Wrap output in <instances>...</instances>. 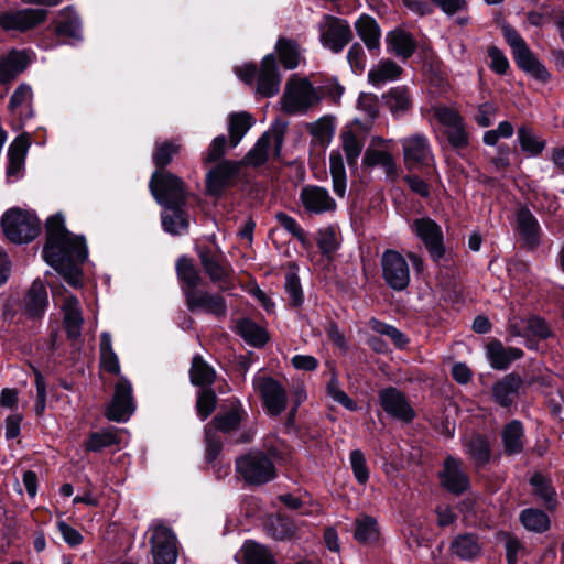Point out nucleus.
Here are the masks:
<instances>
[{
  "instance_id": "nucleus-2",
  "label": "nucleus",
  "mask_w": 564,
  "mask_h": 564,
  "mask_svg": "<svg viewBox=\"0 0 564 564\" xmlns=\"http://www.w3.org/2000/svg\"><path fill=\"white\" fill-rule=\"evenodd\" d=\"M237 475L250 486H261L276 477L272 459L260 451H252L236 459Z\"/></svg>"
},
{
  "instance_id": "nucleus-57",
  "label": "nucleus",
  "mask_w": 564,
  "mask_h": 564,
  "mask_svg": "<svg viewBox=\"0 0 564 564\" xmlns=\"http://www.w3.org/2000/svg\"><path fill=\"white\" fill-rule=\"evenodd\" d=\"M275 218L278 223L293 237H295L304 248L311 247V241L304 229L297 224V221L286 215L285 213H276Z\"/></svg>"
},
{
  "instance_id": "nucleus-18",
  "label": "nucleus",
  "mask_w": 564,
  "mask_h": 564,
  "mask_svg": "<svg viewBox=\"0 0 564 564\" xmlns=\"http://www.w3.org/2000/svg\"><path fill=\"white\" fill-rule=\"evenodd\" d=\"M300 202L310 214L321 215L334 212L337 207L328 191L317 185H306L301 189Z\"/></svg>"
},
{
  "instance_id": "nucleus-58",
  "label": "nucleus",
  "mask_w": 564,
  "mask_h": 564,
  "mask_svg": "<svg viewBox=\"0 0 564 564\" xmlns=\"http://www.w3.org/2000/svg\"><path fill=\"white\" fill-rule=\"evenodd\" d=\"M326 393L330 399L341 404L347 410L356 411L358 408L357 403L340 388L336 373L332 375V378L326 386Z\"/></svg>"
},
{
  "instance_id": "nucleus-38",
  "label": "nucleus",
  "mask_w": 564,
  "mask_h": 564,
  "mask_svg": "<svg viewBox=\"0 0 564 564\" xmlns=\"http://www.w3.org/2000/svg\"><path fill=\"white\" fill-rule=\"evenodd\" d=\"M359 37L369 50L379 47L380 29L376 20L369 15H361L355 23Z\"/></svg>"
},
{
  "instance_id": "nucleus-33",
  "label": "nucleus",
  "mask_w": 564,
  "mask_h": 564,
  "mask_svg": "<svg viewBox=\"0 0 564 564\" xmlns=\"http://www.w3.org/2000/svg\"><path fill=\"white\" fill-rule=\"evenodd\" d=\"M176 274L182 283V290L196 291L202 281L200 273L193 260L187 257H181L176 262Z\"/></svg>"
},
{
  "instance_id": "nucleus-64",
  "label": "nucleus",
  "mask_w": 564,
  "mask_h": 564,
  "mask_svg": "<svg viewBox=\"0 0 564 564\" xmlns=\"http://www.w3.org/2000/svg\"><path fill=\"white\" fill-rule=\"evenodd\" d=\"M372 329L376 330L378 334L386 335L398 347H404L408 343V339L405 336L395 327L392 325L382 323L377 319L371 321Z\"/></svg>"
},
{
  "instance_id": "nucleus-30",
  "label": "nucleus",
  "mask_w": 564,
  "mask_h": 564,
  "mask_svg": "<svg viewBox=\"0 0 564 564\" xmlns=\"http://www.w3.org/2000/svg\"><path fill=\"white\" fill-rule=\"evenodd\" d=\"M340 142L349 166H355L365 145L364 138L351 126H346L340 132Z\"/></svg>"
},
{
  "instance_id": "nucleus-16",
  "label": "nucleus",
  "mask_w": 564,
  "mask_h": 564,
  "mask_svg": "<svg viewBox=\"0 0 564 564\" xmlns=\"http://www.w3.org/2000/svg\"><path fill=\"white\" fill-rule=\"evenodd\" d=\"M241 164V162L225 160L212 169L206 176L207 193L219 196L227 187L231 186Z\"/></svg>"
},
{
  "instance_id": "nucleus-26",
  "label": "nucleus",
  "mask_w": 564,
  "mask_h": 564,
  "mask_svg": "<svg viewBox=\"0 0 564 564\" xmlns=\"http://www.w3.org/2000/svg\"><path fill=\"white\" fill-rule=\"evenodd\" d=\"M510 332L513 336H534L546 338L550 335V329L546 323L538 317L531 316L527 319H518L517 317L510 321Z\"/></svg>"
},
{
  "instance_id": "nucleus-32",
  "label": "nucleus",
  "mask_w": 564,
  "mask_h": 564,
  "mask_svg": "<svg viewBox=\"0 0 564 564\" xmlns=\"http://www.w3.org/2000/svg\"><path fill=\"white\" fill-rule=\"evenodd\" d=\"M252 116L246 111L232 112L228 117V132L230 147L236 148L245 134L253 126Z\"/></svg>"
},
{
  "instance_id": "nucleus-5",
  "label": "nucleus",
  "mask_w": 564,
  "mask_h": 564,
  "mask_svg": "<svg viewBox=\"0 0 564 564\" xmlns=\"http://www.w3.org/2000/svg\"><path fill=\"white\" fill-rule=\"evenodd\" d=\"M149 187L155 200L166 208L181 207L185 203L187 193L184 182L167 171L154 172Z\"/></svg>"
},
{
  "instance_id": "nucleus-13",
  "label": "nucleus",
  "mask_w": 564,
  "mask_h": 564,
  "mask_svg": "<svg viewBox=\"0 0 564 564\" xmlns=\"http://www.w3.org/2000/svg\"><path fill=\"white\" fill-rule=\"evenodd\" d=\"M382 275L393 290L402 291L410 283V269L405 258L395 250H386L381 257Z\"/></svg>"
},
{
  "instance_id": "nucleus-51",
  "label": "nucleus",
  "mask_w": 564,
  "mask_h": 564,
  "mask_svg": "<svg viewBox=\"0 0 564 564\" xmlns=\"http://www.w3.org/2000/svg\"><path fill=\"white\" fill-rule=\"evenodd\" d=\"M100 364L105 371L118 375L120 364L117 354L112 349L111 336L102 333L100 336Z\"/></svg>"
},
{
  "instance_id": "nucleus-44",
  "label": "nucleus",
  "mask_w": 564,
  "mask_h": 564,
  "mask_svg": "<svg viewBox=\"0 0 564 564\" xmlns=\"http://www.w3.org/2000/svg\"><path fill=\"white\" fill-rule=\"evenodd\" d=\"M465 451L469 458L478 466L490 459V446L486 437L473 435L464 443Z\"/></svg>"
},
{
  "instance_id": "nucleus-59",
  "label": "nucleus",
  "mask_w": 564,
  "mask_h": 564,
  "mask_svg": "<svg viewBox=\"0 0 564 564\" xmlns=\"http://www.w3.org/2000/svg\"><path fill=\"white\" fill-rule=\"evenodd\" d=\"M180 150L181 144L174 141L156 142L153 161L158 166L163 167L172 161L173 156L178 153Z\"/></svg>"
},
{
  "instance_id": "nucleus-36",
  "label": "nucleus",
  "mask_w": 564,
  "mask_h": 564,
  "mask_svg": "<svg viewBox=\"0 0 564 564\" xmlns=\"http://www.w3.org/2000/svg\"><path fill=\"white\" fill-rule=\"evenodd\" d=\"M29 148V140L26 137H18L9 147L8 158L9 164L7 173L9 176H19L24 166L25 155Z\"/></svg>"
},
{
  "instance_id": "nucleus-39",
  "label": "nucleus",
  "mask_w": 564,
  "mask_h": 564,
  "mask_svg": "<svg viewBox=\"0 0 564 564\" xmlns=\"http://www.w3.org/2000/svg\"><path fill=\"white\" fill-rule=\"evenodd\" d=\"M56 33L72 40L82 39V24L78 15L70 9L61 11L56 21Z\"/></svg>"
},
{
  "instance_id": "nucleus-27",
  "label": "nucleus",
  "mask_w": 564,
  "mask_h": 564,
  "mask_svg": "<svg viewBox=\"0 0 564 564\" xmlns=\"http://www.w3.org/2000/svg\"><path fill=\"white\" fill-rule=\"evenodd\" d=\"M518 231L524 243L535 247L540 241L541 228L536 218L527 208H521L517 214Z\"/></svg>"
},
{
  "instance_id": "nucleus-37",
  "label": "nucleus",
  "mask_w": 564,
  "mask_h": 564,
  "mask_svg": "<svg viewBox=\"0 0 564 564\" xmlns=\"http://www.w3.org/2000/svg\"><path fill=\"white\" fill-rule=\"evenodd\" d=\"M246 413L241 405H236L228 412L216 415L206 426H210L212 431L230 433L239 427Z\"/></svg>"
},
{
  "instance_id": "nucleus-14",
  "label": "nucleus",
  "mask_w": 564,
  "mask_h": 564,
  "mask_svg": "<svg viewBox=\"0 0 564 564\" xmlns=\"http://www.w3.org/2000/svg\"><path fill=\"white\" fill-rule=\"evenodd\" d=\"M187 308L195 312H205L218 318L226 316L227 306L221 295L209 293L204 290L185 291Z\"/></svg>"
},
{
  "instance_id": "nucleus-46",
  "label": "nucleus",
  "mask_w": 564,
  "mask_h": 564,
  "mask_svg": "<svg viewBox=\"0 0 564 564\" xmlns=\"http://www.w3.org/2000/svg\"><path fill=\"white\" fill-rule=\"evenodd\" d=\"M505 451L508 454H518L523 449V426L514 420L502 430Z\"/></svg>"
},
{
  "instance_id": "nucleus-3",
  "label": "nucleus",
  "mask_w": 564,
  "mask_h": 564,
  "mask_svg": "<svg viewBox=\"0 0 564 564\" xmlns=\"http://www.w3.org/2000/svg\"><path fill=\"white\" fill-rule=\"evenodd\" d=\"M502 33L511 47L518 67L535 79L547 82L551 78L549 70L530 50L522 36L510 25H503Z\"/></svg>"
},
{
  "instance_id": "nucleus-24",
  "label": "nucleus",
  "mask_w": 564,
  "mask_h": 564,
  "mask_svg": "<svg viewBox=\"0 0 564 564\" xmlns=\"http://www.w3.org/2000/svg\"><path fill=\"white\" fill-rule=\"evenodd\" d=\"M522 380L519 376L507 375L494 384L492 394L495 401L501 406H509L519 393Z\"/></svg>"
},
{
  "instance_id": "nucleus-62",
  "label": "nucleus",
  "mask_w": 564,
  "mask_h": 564,
  "mask_svg": "<svg viewBox=\"0 0 564 564\" xmlns=\"http://www.w3.org/2000/svg\"><path fill=\"white\" fill-rule=\"evenodd\" d=\"M432 113L434 118L437 119L446 129L460 124L463 121V118L457 110L446 106L433 107Z\"/></svg>"
},
{
  "instance_id": "nucleus-35",
  "label": "nucleus",
  "mask_w": 564,
  "mask_h": 564,
  "mask_svg": "<svg viewBox=\"0 0 564 564\" xmlns=\"http://www.w3.org/2000/svg\"><path fill=\"white\" fill-rule=\"evenodd\" d=\"M517 135L522 152L529 156H539L546 147V141L529 126L519 127Z\"/></svg>"
},
{
  "instance_id": "nucleus-31",
  "label": "nucleus",
  "mask_w": 564,
  "mask_h": 564,
  "mask_svg": "<svg viewBox=\"0 0 564 564\" xmlns=\"http://www.w3.org/2000/svg\"><path fill=\"white\" fill-rule=\"evenodd\" d=\"M33 93L29 85L21 84L12 94L9 108L20 119H29L33 116Z\"/></svg>"
},
{
  "instance_id": "nucleus-41",
  "label": "nucleus",
  "mask_w": 564,
  "mask_h": 564,
  "mask_svg": "<svg viewBox=\"0 0 564 564\" xmlns=\"http://www.w3.org/2000/svg\"><path fill=\"white\" fill-rule=\"evenodd\" d=\"M275 51L281 64L288 69H294L301 61V52L296 41L286 37H280L275 44Z\"/></svg>"
},
{
  "instance_id": "nucleus-17",
  "label": "nucleus",
  "mask_w": 564,
  "mask_h": 564,
  "mask_svg": "<svg viewBox=\"0 0 564 564\" xmlns=\"http://www.w3.org/2000/svg\"><path fill=\"white\" fill-rule=\"evenodd\" d=\"M404 162L409 169L421 165H430L433 161L427 138L423 134H413L404 138L402 141Z\"/></svg>"
},
{
  "instance_id": "nucleus-15",
  "label": "nucleus",
  "mask_w": 564,
  "mask_h": 564,
  "mask_svg": "<svg viewBox=\"0 0 564 564\" xmlns=\"http://www.w3.org/2000/svg\"><path fill=\"white\" fill-rule=\"evenodd\" d=\"M44 9H23L0 14V26L6 31H26L35 28L46 19Z\"/></svg>"
},
{
  "instance_id": "nucleus-63",
  "label": "nucleus",
  "mask_w": 564,
  "mask_h": 564,
  "mask_svg": "<svg viewBox=\"0 0 564 564\" xmlns=\"http://www.w3.org/2000/svg\"><path fill=\"white\" fill-rule=\"evenodd\" d=\"M350 465L356 480L359 484H366L369 479V470L366 465L365 455L359 449L350 453Z\"/></svg>"
},
{
  "instance_id": "nucleus-28",
  "label": "nucleus",
  "mask_w": 564,
  "mask_h": 564,
  "mask_svg": "<svg viewBox=\"0 0 564 564\" xmlns=\"http://www.w3.org/2000/svg\"><path fill=\"white\" fill-rule=\"evenodd\" d=\"M522 350L505 347L500 341H492L487 347V357L495 369H506L513 360L521 358Z\"/></svg>"
},
{
  "instance_id": "nucleus-6",
  "label": "nucleus",
  "mask_w": 564,
  "mask_h": 564,
  "mask_svg": "<svg viewBox=\"0 0 564 564\" xmlns=\"http://www.w3.org/2000/svg\"><path fill=\"white\" fill-rule=\"evenodd\" d=\"M319 101L318 93L306 78H292L286 83L281 105L286 113L296 115L307 112Z\"/></svg>"
},
{
  "instance_id": "nucleus-42",
  "label": "nucleus",
  "mask_w": 564,
  "mask_h": 564,
  "mask_svg": "<svg viewBox=\"0 0 564 564\" xmlns=\"http://www.w3.org/2000/svg\"><path fill=\"white\" fill-rule=\"evenodd\" d=\"M329 172L333 181V191L338 197H344L347 188L345 164L339 151H332L329 156Z\"/></svg>"
},
{
  "instance_id": "nucleus-49",
  "label": "nucleus",
  "mask_w": 564,
  "mask_h": 564,
  "mask_svg": "<svg viewBox=\"0 0 564 564\" xmlns=\"http://www.w3.org/2000/svg\"><path fill=\"white\" fill-rule=\"evenodd\" d=\"M520 521L527 530L536 533L547 531L551 525L547 514L542 510L533 508L523 510L520 513Z\"/></svg>"
},
{
  "instance_id": "nucleus-8",
  "label": "nucleus",
  "mask_w": 564,
  "mask_h": 564,
  "mask_svg": "<svg viewBox=\"0 0 564 564\" xmlns=\"http://www.w3.org/2000/svg\"><path fill=\"white\" fill-rule=\"evenodd\" d=\"M288 123L276 120L271 128L265 131L257 141L254 147L247 153L243 162L259 166L263 164L270 155V147L273 145V155L280 156Z\"/></svg>"
},
{
  "instance_id": "nucleus-40",
  "label": "nucleus",
  "mask_w": 564,
  "mask_h": 564,
  "mask_svg": "<svg viewBox=\"0 0 564 564\" xmlns=\"http://www.w3.org/2000/svg\"><path fill=\"white\" fill-rule=\"evenodd\" d=\"M362 163L368 167L381 166L388 177L395 178L398 176L394 159L388 151L367 149Z\"/></svg>"
},
{
  "instance_id": "nucleus-21",
  "label": "nucleus",
  "mask_w": 564,
  "mask_h": 564,
  "mask_svg": "<svg viewBox=\"0 0 564 564\" xmlns=\"http://www.w3.org/2000/svg\"><path fill=\"white\" fill-rule=\"evenodd\" d=\"M440 477L442 485L454 494H460L469 487V479L462 469V463L454 457L445 459Z\"/></svg>"
},
{
  "instance_id": "nucleus-7",
  "label": "nucleus",
  "mask_w": 564,
  "mask_h": 564,
  "mask_svg": "<svg viewBox=\"0 0 564 564\" xmlns=\"http://www.w3.org/2000/svg\"><path fill=\"white\" fill-rule=\"evenodd\" d=\"M153 564H175L178 556L177 538L171 528L153 522L149 528Z\"/></svg>"
},
{
  "instance_id": "nucleus-22",
  "label": "nucleus",
  "mask_w": 564,
  "mask_h": 564,
  "mask_svg": "<svg viewBox=\"0 0 564 564\" xmlns=\"http://www.w3.org/2000/svg\"><path fill=\"white\" fill-rule=\"evenodd\" d=\"M62 311L64 315L63 324L68 338L77 340L82 335L84 324L78 300L73 295L66 296L62 304Z\"/></svg>"
},
{
  "instance_id": "nucleus-4",
  "label": "nucleus",
  "mask_w": 564,
  "mask_h": 564,
  "mask_svg": "<svg viewBox=\"0 0 564 564\" xmlns=\"http://www.w3.org/2000/svg\"><path fill=\"white\" fill-rule=\"evenodd\" d=\"M6 237L14 243H25L33 240L40 231L37 217L21 208H11L1 218Z\"/></svg>"
},
{
  "instance_id": "nucleus-50",
  "label": "nucleus",
  "mask_w": 564,
  "mask_h": 564,
  "mask_svg": "<svg viewBox=\"0 0 564 564\" xmlns=\"http://www.w3.org/2000/svg\"><path fill=\"white\" fill-rule=\"evenodd\" d=\"M238 334L254 347L263 346L268 341L267 332L250 319H242L237 324Z\"/></svg>"
},
{
  "instance_id": "nucleus-12",
  "label": "nucleus",
  "mask_w": 564,
  "mask_h": 564,
  "mask_svg": "<svg viewBox=\"0 0 564 564\" xmlns=\"http://www.w3.org/2000/svg\"><path fill=\"white\" fill-rule=\"evenodd\" d=\"M411 231L423 242L430 256L438 260L444 256L443 232L441 226L430 217H421L411 221Z\"/></svg>"
},
{
  "instance_id": "nucleus-54",
  "label": "nucleus",
  "mask_w": 564,
  "mask_h": 564,
  "mask_svg": "<svg viewBox=\"0 0 564 564\" xmlns=\"http://www.w3.org/2000/svg\"><path fill=\"white\" fill-rule=\"evenodd\" d=\"M308 131L318 144L328 145L335 132L333 117L325 116L312 122L308 126Z\"/></svg>"
},
{
  "instance_id": "nucleus-48",
  "label": "nucleus",
  "mask_w": 564,
  "mask_h": 564,
  "mask_svg": "<svg viewBox=\"0 0 564 564\" xmlns=\"http://www.w3.org/2000/svg\"><path fill=\"white\" fill-rule=\"evenodd\" d=\"M198 256L205 272L209 275L212 281L220 282L227 278L228 269L219 261L217 256L207 249H200Z\"/></svg>"
},
{
  "instance_id": "nucleus-11",
  "label": "nucleus",
  "mask_w": 564,
  "mask_h": 564,
  "mask_svg": "<svg viewBox=\"0 0 564 564\" xmlns=\"http://www.w3.org/2000/svg\"><path fill=\"white\" fill-rule=\"evenodd\" d=\"M135 411V402L132 394V384L120 377L115 386V393L107 405L105 415L108 420L115 422H126Z\"/></svg>"
},
{
  "instance_id": "nucleus-61",
  "label": "nucleus",
  "mask_w": 564,
  "mask_h": 564,
  "mask_svg": "<svg viewBox=\"0 0 564 564\" xmlns=\"http://www.w3.org/2000/svg\"><path fill=\"white\" fill-rule=\"evenodd\" d=\"M317 246L323 254H330L337 250L339 241L336 230L332 227L323 228L317 232Z\"/></svg>"
},
{
  "instance_id": "nucleus-43",
  "label": "nucleus",
  "mask_w": 564,
  "mask_h": 564,
  "mask_svg": "<svg viewBox=\"0 0 564 564\" xmlns=\"http://www.w3.org/2000/svg\"><path fill=\"white\" fill-rule=\"evenodd\" d=\"M383 99L394 116L402 115L412 107V99L404 86L391 88L386 95H383Z\"/></svg>"
},
{
  "instance_id": "nucleus-53",
  "label": "nucleus",
  "mask_w": 564,
  "mask_h": 564,
  "mask_svg": "<svg viewBox=\"0 0 564 564\" xmlns=\"http://www.w3.org/2000/svg\"><path fill=\"white\" fill-rule=\"evenodd\" d=\"M214 369L200 357L195 356L191 367V381L195 386H210L215 380Z\"/></svg>"
},
{
  "instance_id": "nucleus-1",
  "label": "nucleus",
  "mask_w": 564,
  "mask_h": 564,
  "mask_svg": "<svg viewBox=\"0 0 564 564\" xmlns=\"http://www.w3.org/2000/svg\"><path fill=\"white\" fill-rule=\"evenodd\" d=\"M46 243L43 248L45 261L61 272L73 286L80 282L79 263L88 256L84 237L75 236L65 227L62 214H56L46 220Z\"/></svg>"
},
{
  "instance_id": "nucleus-10",
  "label": "nucleus",
  "mask_w": 564,
  "mask_h": 564,
  "mask_svg": "<svg viewBox=\"0 0 564 564\" xmlns=\"http://www.w3.org/2000/svg\"><path fill=\"white\" fill-rule=\"evenodd\" d=\"M352 32L349 23L333 15H324L319 23V40L324 47L339 53L351 41Z\"/></svg>"
},
{
  "instance_id": "nucleus-9",
  "label": "nucleus",
  "mask_w": 564,
  "mask_h": 564,
  "mask_svg": "<svg viewBox=\"0 0 564 564\" xmlns=\"http://www.w3.org/2000/svg\"><path fill=\"white\" fill-rule=\"evenodd\" d=\"M252 386L270 415L278 416L285 410L286 390L278 380L269 376L259 375L253 378Z\"/></svg>"
},
{
  "instance_id": "nucleus-20",
  "label": "nucleus",
  "mask_w": 564,
  "mask_h": 564,
  "mask_svg": "<svg viewBox=\"0 0 564 564\" xmlns=\"http://www.w3.org/2000/svg\"><path fill=\"white\" fill-rule=\"evenodd\" d=\"M257 79V93L262 97H272L279 93L281 78L273 54L263 57Z\"/></svg>"
},
{
  "instance_id": "nucleus-55",
  "label": "nucleus",
  "mask_w": 564,
  "mask_h": 564,
  "mask_svg": "<svg viewBox=\"0 0 564 564\" xmlns=\"http://www.w3.org/2000/svg\"><path fill=\"white\" fill-rule=\"evenodd\" d=\"M162 215L163 228L172 235H180L188 227V220L181 207L167 208Z\"/></svg>"
},
{
  "instance_id": "nucleus-47",
  "label": "nucleus",
  "mask_w": 564,
  "mask_h": 564,
  "mask_svg": "<svg viewBox=\"0 0 564 564\" xmlns=\"http://www.w3.org/2000/svg\"><path fill=\"white\" fill-rule=\"evenodd\" d=\"M451 550L462 560H470L480 553V545L474 534L467 533L454 539Z\"/></svg>"
},
{
  "instance_id": "nucleus-19",
  "label": "nucleus",
  "mask_w": 564,
  "mask_h": 564,
  "mask_svg": "<svg viewBox=\"0 0 564 564\" xmlns=\"http://www.w3.org/2000/svg\"><path fill=\"white\" fill-rule=\"evenodd\" d=\"M379 402L387 414L398 420L410 422L415 413L404 394L395 388L383 389L379 393Z\"/></svg>"
},
{
  "instance_id": "nucleus-52",
  "label": "nucleus",
  "mask_w": 564,
  "mask_h": 564,
  "mask_svg": "<svg viewBox=\"0 0 564 564\" xmlns=\"http://www.w3.org/2000/svg\"><path fill=\"white\" fill-rule=\"evenodd\" d=\"M119 431L116 429H106L91 433L85 444L86 449L90 452H99L105 447H109L120 443Z\"/></svg>"
},
{
  "instance_id": "nucleus-23",
  "label": "nucleus",
  "mask_w": 564,
  "mask_h": 564,
  "mask_svg": "<svg viewBox=\"0 0 564 564\" xmlns=\"http://www.w3.org/2000/svg\"><path fill=\"white\" fill-rule=\"evenodd\" d=\"M48 305L47 291L45 285L35 280L24 297V310L33 318L41 317Z\"/></svg>"
},
{
  "instance_id": "nucleus-34",
  "label": "nucleus",
  "mask_w": 564,
  "mask_h": 564,
  "mask_svg": "<svg viewBox=\"0 0 564 564\" xmlns=\"http://www.w3.org/2000/svg\"><path fill=\"white\" fill-rule=\"evenodd\" d=\"M388 48L403 58L410 57L415 51V42L409 32L395 29L387 34Z\"/></svg>"
},
{
  "instance_id": "nucleus-56",
  "label": "nucleus",
  "mask_w": 564,
  "mask_h": 564,
  "mask_svg": "<svg viewBox=\"0 0 564 564\" xmlns=\"http://www.w3.org/2000/svg\"><path fill=\"white\" fill-rule=\"evenodd\" d=\"M530 482L534 495L539 496L549 509H554L556 506L555 491L549 480L542 475L536 474L531 478Z\"/></svg>"
},
{
  "instance_id": "nucleus-45",
  "label": "nucleus",
  "mask_w": 564,
  "mask_h": 564,
  "mask_svg": "<svg viewBox=\"0 0 564 564\" xmlns=\"http://www.w3.org/2000/svg\"><path fill=\"white\" fill-rule=\"evenodd\" d=\"M354 538L362 544L375 543L379 540L380 531L376 519L361 516L355 520Z\"/></svg>"
},
{
  "instance_id": "nucleus-29",
  "label": "nucleus",
  "mask_w": 564,
  "mask_h": 564,
  "mask_svg": "<svg viewBox=\"0 0 564 564\" xmlns=\"http://www.w3.org/2000/svg\"><path fill=\"white\" fill-rule=\"evenodd\" d=\"M241 564H278L274 555L263 544L246 541L240 549Z\"/></svg>"
},
{
  "instance_id": "nucleus-25",
  "label": "nucleus",
  "mask_w": 564,
  "mask_h": 564,
  "mask_svg": "<svg viewBox=\"0 0 564 564\" xmlns=\"http://www.w3.org/2000/svg\"><path fill=\"white\" fill-rule=\"evenodd\" d=\"M402 74V67L391 59H381L368 72V82L375 87H381L397 80Z\"/></svg>"
},
{
  "instance_id": "nucleus-60",
  "label": "nucleus",
  "mask_w": 564,
  "mask_h": 564,
  "mask_svg": "<svg viewBox=\"0 0 564 564\" xmlns=\"http://www.w3.org/2000/svg\"><path fill=\"white\" fill-rule=\"evenodd\" d=\"M269 532L275 540L291 539L295 533L294 524L286 518L276 517L269 523Z\"/></svg>"
}]
</instances>
